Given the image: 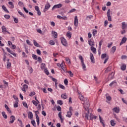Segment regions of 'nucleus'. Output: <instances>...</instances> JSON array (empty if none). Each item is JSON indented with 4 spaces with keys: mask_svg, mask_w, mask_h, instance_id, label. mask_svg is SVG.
Here are the masks:
<instances>
[{
    "mask_svg": "<svg viewBox=\"0 0 127 127\" xmlns=\"http://www.w3.org/2000/svg\"><path fill=\"white\" fill-rule=\"evenodd\" d=\"M89 108H90V102H89V100L85 101L84 104V110L83 112V117H85V119H87L88 121H92L93 118V114L91 113V111L89 110Z\"/></svg>",
    "mask_w": 127,
    "mask_h": 127,
    "instance_id": "nucleus-1",
    "label": "nucleus"
},
{
    "mask_svg": "<svg viewBox=\"0 0 127 127\" xmlns=\"http://www.w3.org/2000/svg\"><path fill=\"white\" fill-rule=\"evenodd\" d=\"M110 12H111V9H109L107 12L108 20L109 21H112V17L111 16Z\"/></svg>",
    "mask_w": 127,
    "mask_h": 127,
    "instance_id": "nucleus-2",
    "label": "nucleus"
},
{
    "mask_svg": "<svg viewBox=\"0 0 127 127\" xmlns=\"http://www.w3.org/2000/svg\"><path fill=\"white\" fill-rule=\"evenodd\" d=\"M61 42H62V44H63V45H64V46H67V40H66V39H65V38L64 37L61 38Z\"/></svg>",
    "mask_w": 127,
    "mask_h": 127,
    "instance_id": "nucleus-3",
    "label": "nucleus"
},
{
    "mask_svg": "<svg viewBox=\"0 0 127 127\" xmlns=\"http://www.w3.org/2000/svg\"><path fill=\"white\" fill-rule=\"evenodd\" d=\"M6 49L7 50V51L10 53V54H11L12 55H13V56H14V57H16V54L13 53V52L11 50H10V49H9V48H6Z\"/></svg>",
    "mask_w": 127,
    "mask_h": 127,
    "instance_id": "nucleus-4",
    "label": "nucleus"
},
{
    "mask_svg": "<svg viewBox=\"0 0 127 127\" xmlns=\"http://www.w3.org/2000/svg\"><path fill=\"white\" fill-rule=\"evenodd\" d=\"M63 6V4L61 3L56 4L53 7L52 10H54V9H55V8H60V7H62Z\"/></svg>",
    "mask_w": 127,
    "mask_h": 127,
    "instance_id": "nucleus-5",
    "label": "nucleus"
},
{
    "mask_svg": "<svg viewBox=\"0 0 127 127\" xmlns=\"http://www.w3.org/2000/svg\"><path fill=\"white\" fill-rule=\"evenodd\" d=\"M38 113V114H39V111H35V114L36 115V119L37 120V125L39 126V117L38 116L37 113Z\"/></svg>",
    "mask_w": 127,
    "mask_h": 127,
    "instance_id": "nucleus-6",
    "label": "nucleus"
},
{
    "mask_svg": "<svg viewBox=\"0 0 127 127\" xmlns=\"http://www.w3.org/2000/svg\"><path fill=\"white\" fill-rule=\"evenodd\" d=\"M79 23V21L78 20V16H75L74 17V25L77 27L78 26V24Z\"/></svg>",
    "mask_w": 127,
    "mask_h": 127,
    "instance_id": "nucleus-7",
    "label": "nucleus"
},
{
    "mask_svg": "<svg viewBox=\"0 0 127 127\" xmlns=\"http://www.w3.org/2000/svg\"><path fill=\"white\" fill-rule=\"evenodd\" d=\"M105 97L107 99V101H106L107 103H108V101H112V97H111V96H110L109 93H107L105 95Z\"/></svg>",
    "mask_w": 127,
    "mask_h": 127,
    "instance_id": "nucleus-8",
    "label": "nucleus"
},
{
    "mask_svg": "<svg viewBox=\"0 0 127 127\" xmlns=\"http://www.w3.org/2000/svg\"><path fill=\"white\" fill-rule=\"evenodd\" d=\"M50 6H51V5H50V3H49V2L46 4L45 9H44V11L45 12L46 10L49 9V8H50Z\"/></svg>",
    "mask_w": 127,
    "mask_h": 127,
    "instance_id": "nucleus-9",
    "label": "nucleus"
},
{
    "mask_svg": "<svg viewBox=\"0 0 127 127\" xmlns=\"http://www.w3.org/2000/svg\"><path fill=\"white\" fill-rule=\"evenodd\" d=\"M90 57L91 63L94 64L95 63V58H94V55H93L92 53H90Z\"/></svg>",
    "mask_w": 127,
    "mask_h": 127,
    "instance_id": "nucleus-10",
    "label": "nucleus"
},
{
    "mask_svg": "<svg viewBox=\"0 0 127 127\" xmlns=\"http://www.w3.org/2000/svg\"><path fill=\"white\" fill-rule=\"evenodd\" d=\"M2 32H3V33L4 34H5L6 32H7V33H8V34H9V32H8V30H6V28H5V26H2Z\"/></svg>",
    "mask_w": 127,
    "mask_h": 127,
    "instance_id": "nucleus-11",
    "label": "nucleus"
},
{
    "mask_svg": "<svg viewBox=\"0 0 127 127\" xmlns=\"http://www.w3.org/2000/svg\"><path fill=\"white\" fill-rule=\"evenodd\" d=\"M10 120L9 124H13V123H14V121H15V117L12 115L10 117Z\"/></svg>",
    "mask_w": 127,
    "mask_h": 127,
    "instance_id": "nucleus-12",
    "label": "nucleus"
},
{
    "mask_svg": "<svg viewBox=\"0 0 127 127\" xmlns=\"http://www.w3.org/2000/svg\"><path fill=\"white\" fill-rule=\"evenodd\" d=\"M28 118L30 120H32V119H33V114H32V112H29L28 113Z\"/></svg>",
    "mask_w": 127,
    "mask_h": 127,
    "instance_id": "nucleus-13",
    "label": "nucleus"
},
{
    "mask_svg": "<svg viewBox=\"0 0 127 127\" xmlns=\"http://www.w3.org/2000/svg\"><path fill=\"white\" fill-rule=\"evenodd\" d=\"M62 112H60L58 114V117H59V118H60L61 123H63L64 119H63V118H62Z\"/></svg>",
    "mask_w": 127,
    "mask_h": 127,
    "instance_id": "nucleus-14",
    "label": "nucleus"
},
{
    "mask_svg": "<svg viewBox=\"0 0 127 127\" xmlns=\"http://www.w3.org/2000/svg\"><path fill=\"white\" fill-rule=\"evenodd\" d=\"M88 44L92 47L95 46V42L92 41V40H89L88 41Z\"/></svg>",
    "mask_w": 127,
    "mask_h": 127,
    "instance_id": "nucleus-15",
    "label": "nucleus"
},
{
    "mask_svg": "<svg viewBox=\"0 0 127 127\" xmlns=\"http://www.w3.org/2000/svg\"><path fill=\"white\" fill-rule=\"evenodd\" d=\"M99 121L101 124H102L103 127H105V123H104V120L102 119V117L100 115H99Z\"/></svg>",
    "mask_w": 127,
    "mask_h": 127,
    "instance_id": "nucleus-16",
    "label": "nucleus"
},
{
    "mask_svg": "<svg viewBox=\"0 0 127 127\" xmlns=\"http://www.w3.org/2000/svg\"><path fill=\"white\" fill-rule=\"evenodd\" d=\"M127 41V38L126 37H123L121 42L120 43V45H122L124 44V43H126V42Z\"/></svg>",
    "mask_w": 127,
    "mask_h": 127,
    "instance_id": "nucleus-17",
    "label": "nucleus"
},
{
    "mask_svg": "<svg viewBox=\"0 0 127 127\" xmlns=\"http://www.w3.org/2000/svg\"><path fill=\"white\" fill-rule=\"evenodd\" d=\"M113 111H114L115 113H117V114L118 113H120V109L117 108V107L113 108Z\"/></svg>",
    "mask_w": 127,
    "mask_h": 127,
    "instance_id": "nucleus-18",
    "label": "nucleus"
},
{
    "mask_svg": "<svg viewBox=\"0 0 127 127\" xmlns=\"http://www.w3.org/2000/svg\"><path fill=\"white\" fill-rule=\"evenodd\" d=\"M126 68H127V65L125 64H123L122 65V66H121V69L123 71H125V70H126Z\"/></svg>",
    "mask_w": 127,
    "mask_h": 127,
    "instance_id": "nucleus-19",
    "label": "nucleus"
},
{
    "mask_svg": "<svg viewBox=\"0 0 127 127\" xmlns=\"http://www.w3.org/2000/svg\"><path fill=\"white\" fill-rule=\"evenodd\" d=\"M91 18H93V15H90L87 16L85 18V20H90Z\"/></svg>",
    "mask_w": 127,
    "mask_h": 127,
    "instance_id": "nucleus-20",
    "label": "nucleus"
},
{
    "mask_svg": "<svg viewBox=\"0 0 127 127\" xmlns=\"http://www.w3.org/2000/svg\"><path fill=\"white\" fill-rule=\"evenodd\" d=\"M2 8L4 11H5V12H7V13H8L9 12V11H8V10H7V9L6 8V7H5V6L2 5Z\"/></svg>",
    "mask_w": 127,
    "mask_h": 127,
    "instance_id": "nucleus-21",
    "label": "nucleus"
},
{
    "mask_svg": "<svg viewBox=\"0 0 127 127\" xmlns=\"http://www.w3.org/2000/svg\"><path fill=\"white\" fill-rule=\"evenodd\" d=\"M66 36L67 37H68V38H71V36H72V34L70 32L68 31L66 33Z\"/></svg>",
    "mask_w": 127,
    "mask_h": 127,
    "instance_id": "nucleus-22",
    "label": "nucleus"
},
{
    "mask_svg": "<svg viewBox=\"0 0 127 127\" xmlns=\"http://www.w3.org/2000/svg\"><path fill=\"white\" fill-rule=\"evenodd\" d=\"M111 70H112V67L111 66L108 67L105 70V73H108V72H110Z\"/></svg>",
    "mask_w": 127,
    "mask_h": 127,
    "instance_id": "nucleus-23",
    "label": "nucleus"
},
{
    "mask_svg": "<svg viewBox=\"0 0 127 127\" xmlns=\"http://www.w3.org/2000/svg\"><path fill=\"white\" fill-rule=\"evenodd\" d=\"M71 116H72V112L68 111L67 112L66 117H67L68 118H71Z\"/></svg>",
    "mask_w": 127,
    "mask_h": 127,
    "instance_id": "nucleus-24",
    "label": "nucleus"
},
{
    "mask_svg": "<svg viewBox=\"0 0 127 127\" xmlns=\"http://www.w3.org/2000/svg\"><path fill=\"white\" fill-rule=\"evenodd\" d=\"M33 43H34V45H35V46H36V47H39V44H38L37 43V42H36V41H35V40H33Z\"/></svg>",
    "mask_w": 127,
    "mask_h": 127,
    "instance_id": "nucleus-25",
    "label": "nucleus"
},
{
    "mask_svg": "<svg viewBox=\"0 0 127 127\" xmlns=\"http://www.w3.org/2000/svg\"><path fill=\"white\" fill-rule=\"evenodd\" d=\"M107 57H109V56H107V54H103L101 55V59H104V58H107Z\"/></svg>",
    "mask_w": 127,
    "mask_h": 127,
    "instance_id": "nucleus-26",
    "label": "nucleus"
},
{
    "mask_svg": "<svg viewBox=\"0 0 127 127\" xmlns=\"http://www.w3.org/2000/svg\"><path fill=\"white\" fill-rule=\"evenodd\" d=\"M110 124L112 127H115V126H116V123H115V121L114 120H111L110 121Z\"/></svg>",
    "mask_w": 127,
    "mask_h": 127,
    "instance_id": "nucleus-27",
    "label": "nucleus"
},
{
    "mask_svg": "<svg viewBox=\"0 0 127 127\" xmlns=\"http://www.w3.org/2000/svg\"><path fill=\"white\" fill-rule=\"evenodd\" d=\"M90 49H91V51H92V52L93 53H96V50L95 47H91Z\"/></svg>",
    "mask_w": 127,
    "mask_h": 127,
    "instance_id": "nucleus-28",
    "label": "nucleus"
},
{
    "mask_svg": "<svg viewBox=\"0 0 127 127\" xmlns=\"http://www.w3.org/2000/svg\"><path fill=\"white\" fill-rule=\"evenodd\" d=\"M81 65H82V68L84 70V71H86V65L84 63V62L81 63Z\"/></svg>",
    "mask_w": 127,
    "mask_h": 127,
    "instance_id": "nucleus-29",
    "label": "nucleus"
},
{
    "mask_svg": "<svg viewBox=\"0 0 127 127\" xmlns=\"http://www.w3.org/2000/svg\"><path fill=\"white\" fill-rule=\"evenodd\" d=\"M1 114H2V117H3V118H4V119H7V116L6 115H5V112H2Z\"/></svg>",
    "mask_w": 127,
    "mask_h": 127,
    "instance_id": "nucleus-30",
    "label": "nucleus"
},
{
    "mask_svg": "<svg viewBox=\"0 0 127 127\" xmlns=\"http://www.w3.org/2000/svg\"><path fill=\"white\" fill-rule=\"evenodd\" d=\"M65 61H66V62H68V64H71V60H70V59H69V58L68 57H65Z\"/></svg>",
    "mask_w": 127,
    "mask_h": 127,
    "instance_id": "nucleus-31",
    "label": "nucleus"
},
{
    "mask_svg": "<svg viewBox=\"0 0 127 127\" xmlns=\"http://www.w3.org/2000/svg\"><path fill=\"white\" fill-rule=\"evenodd\" d=\"M18 12L19 14H20V15H21L23 17H24V18H26V16L24 15V14L22 12H21L19 11H18Z\"/></svg>",
    "mask_w": 127,
    "mask_h": 127,
    "instance_id": "nucleus-32",
    "label": "nucleus"
},
{
    "mask_svg": "<svg viewBox=\"0 0 127 127\" xmlns=\"http://www.w3.org/2000/svg\"><path fill=\"white\" fill-rule=\"evenodd\" d=\"M103 42H104V40H101V41L99 42V48L100 49H101V47H102V43H103Z\"/></svg>",
    "mask_w": 127,
    "mask_h": 127,
    "instance_id": "nucleus-33",
    "label": "nucleus"
},
{
    "mask_svg": "<svg viewBox=\"0 0 127 127\" xmlns=\"http://www.w3.org/2000/svg\"><path fill=\"white\" fill-rule=\"evenodd\" d=\"M112 50L113 53H115L116 52V50H117V47L116 46H114L112 48Z\"/></svg>",
    "mask_w": 127,
    "mask_h": 127,
    "instance_id": "nucleus-34",
    "label": "nucleus"
},
{
    "mask_svg": "<svg viewBox=\"0 0 127 127\" xmlns=\"http://www.w3.org/2000/svg\"><path fill=\"white\" fill-rule=\"evenodd\" d=\"M79 98L81 101H84L85 100V98H84V96L81 95V94H79Z\"/></svg>",
    "mask_w": 127,
    "mask_h": 127,
    "instance_id": "nucleus-35",
    "label": "nucleus"
},
{
    "mask_svg": "<svg viewBox=\"0 0 127 127\" xmlns=\"http://www.w3.org/2000/svg\"><path fill=\"white\" fill-rule=\"evenodd\" d=\"M59 88H60L61 89H62L63 90H65V86H64V85H63L61 84H60L59 85Z\"/></svg>",
    "mask_w": 127,
    "mask_h": 127,
    "instance_id": "nucleus-36",
    "label": "nucleus"
},
{
    "mask_svg": "<svg viewBox=\"0 0 127 127\" xmlns=\"http://www.w3.org/2000/svg\"><path fill=\"white\" fill-rule=\"evenodd\" d=\"M8 4L11 5V8H13L14 7V5H13V3L11 1H9L8 2Z\"/></svg>",
    "mask_w": 127,
    "mask_h": 127,
    "instance_id": "nucleus-37",
    "label": "nucleus"
},
{
    "mask_svg": "<svg viewBox=\"0 0 127 127\" xmlns=\"http://www.w3.org/2000/svg\"><path fill=\"white\" fill-rule=\"evenodd\" d=\"M57 104L60 105V106H62L63 105V101H62V100H58L57 101Z\"/></svg>",
    "mask_w": 127,
    "mask_h": 127,
    "instance_id": "nucleus-38",
    "label": "nucleus"
},
{
    "mask_svg": "<svg viewBox=\"0 0 127 127\" xmlns=\"http://www.w3.org/2000/svg\"><path fill=\"white\" fill-rule=\"evenodd\" d=\"M62 99H66L67 98V95H66V93L63 94L61 95Z\"/></svg>",
    "mask_w": 127,
    "mask_h": 127,
    "instance_id": "nucleus-39",
    "label": "nucleus"
},
{
    "mask_svg": "<svg viewBox=\"0 0 127 127\" xmlns=\"http://www.w3.org/2000/svg\"><path fill=\"white\" fill-rule=\"evenodd\" d=\"M18 101H16L15 104H14V108H18Z\"/></svg>",
    "mask_w": 127,
    "mask_h": 127,
    "instance_id": "nucleus-40",
    "label": "nucleus"
},
{
    "mask_svg": "<svg viewBox=\"0 0 127 127\" xmlns=\"http://www.w3.org/2000/svg\"><path fill=\"white\" fill-rule=\"evenodd\" d=\"M45 64H41V69H45Z\"/></svg>",
    "mask_w": 127,
    "mask_h": 127,
    "instance_id": "nucleus-41",
    "label": "nucleus"
},
{
    "mask_svg": "<svg viewBox=\"0 0 127 127\" xmlns=\"http://www.w3.org/2000/svg\"><path fill=\"white\" fill-rule=\"evenodd\" d=\"M127 56L126 55H122L121 57V59H122V60H125L127 59Z\"/></svg>",
    "mask_w": 127,
    "mask_h": 127,
    "instance_id": "nucleus-42",
    "label": "nucleus"
},
{
    "mask_svg": "<svg viewBox=\"0 0 127 127\" xmlns=\"http://www.w3.org/2000/svg\"><path fill=\"white\" fill-rule=\"evenodd\" d=\"M50 45H55V42L53 40H51L50 41Z\"/></svg>",
    "mask_w": 127,
    "mask_h": 127,
    "instance_id": "nucleus-43",
    "label": "nucleus"
},
{
    "mask_svg": "<svg viewBox=\"0 0 127 127\" xmlns=\"http://www.w3.org/2000/svg\"><path fill=\"white\" fill-rule=\"evenodd\" d=\"M97 32H98V31H97V30H93L92 34H93V36H95V35H96V34H97Z\"/></svg>",
    "mask_w": 127,
    "mask_h": 127,
    "instance_id": "nucleus-44",
    "label": "nucleus"
},
{
    "mask_svg": "<svg viewBox=\"0 0 127 127\" xmlns=\"http://www.w3.org/2000/svg\"><path fill=\"white\" fill-rule=\"evenodd\" d=\"M23 105L25 108H26L27 109H28V106H27V103H26L25 102H23Z\"/></svg>",
    "mask_w": 127,
    "mask_h": 127,
    "instance_id": "nucleus-45",
    "label": "nucleus"
},
{
    "mask_svg": "<svg viewBox=\"0 0 127 127\" xmlns=\"http://www.w3.org/2000/svg\"><path fill=\"white\" fill-rule=\"evenodd\" d=\"M115 84H117V82H116V81H112L110 84L109 86L110 87H112V86H113V85Z\"/></svg>",
    "mask_w": 127,
    "mask_h": 127,
    "instance_id": "nucleus-46",
    "label": "nucleus"
},
{
    "mask_svg": "<svg viewBox=\"0 0 127 127\" xmlns=\"http://www.w3.org/2000/svg\"><path fill=\"white\" fill-rule=\"evenodd\" d=\"M13 19L15 23H18V19H17V18L13 17Z\"/></svg>",
    "mask_w": 127,
    "mask_h": 127,
    "instance_id": "nucleus-47",
    "label": "nucleus"
},
{
    "mask_svg": "<svg viewBox=\"0 0 127 127\" xmlns=\"http://www.w3.org/2000/svg\"><path fill=\"white\" fill-rule=\"evenodd\" d=\"M79 59H80V60H81V63L84 62V59L83 58V57L82 56H80L79 57Z\"/></svg>",
    "mask_w": 127,
    "mask_h": 127,
    "instance_id": "nucleus-48",
    "label": "nucleus"
},
{
    "mask_svg": "<svg viewBox=\"0 0 127 127\" xmlns=\"http://www.w3.org/2000/svg\"><path fill=\"white\" fill-rule=\"evenodd\" d=\"M31 123L32 126H33V127H36V125L35 124V121L32 120V121H31Z\"/></svg>",
    "mask_w": 127,
    "mask_h": 127,
    "instance_id": "nucleus-49",
    "label": "nucleus"
},
{
    "mask_svg": "<svg viewBox=\"0 0 127 127\" xmlns=\"http://www.w3.org/2000/svg\"><path fill=\"white\" fill-rule=\"evenodd\" d=\"M44 71H45V74H46V75H49V71H48V70L47 68L45 69Z\"/></svg>",
    "mask_w": 127,
    "mask_h": 127,
    "instance_id": "nucleus-50",
    "label": "nucleus"
},
{
    "mask_svg": "<svg viewBox=\"0 0 127 127\" xmlns=\"http://www.w3.org/2000/svg\"><path fill=\"white\" fill-rule=\"evenodd\" d=\"M53 31H52V33H53ZM57 35H58V34H57V32H54V37H55V38H57Z\"/></svg>",
    "mask_w": 127,
    "mask_h": 127,
    "instance_id": "nucleus-51",
    "label": "nucleus"
},
{
    "mask_svg": "<svg viewBox=\"0 0 127 127\" xmlns=\"http://www.w3.org/2000/svg\"><path fill=\"white\" fill-rule=\"evenodd\" d=\"M4 17H5L6 19H9V18H10V15L6 14L4 16Z\"/></svg>",
    "mask_w": 127,
    "mask_h": 127,
    "instance_id": "nucleus-52",
    "label": "nucleus"
},
{
    "mask_svg": "<svg viewBox=\"0 0 127 127\" xmlns=\"http://www.w3.org/2000/svg\"><path fill=\"white\" fill-rule=\"evenodd\" d=\"M32 57L35 60H37V56H36V55L33 54Z\"/></svg>",
    "mask_w": 127,
    "mask_h": 127,
    "instance_id": "nucleus-53",
    "label": "nucleus"
},
{
    "mask_svg": "<svg viewBox=\"0 0 127 127\" xmlns=\"http://www.w3.org/2000/svg\"><path fill=\"white\" fill-rule=\"evenodd\" d=\"M122 28L123 29H125L126 28V22L122 23Z\"/></svg>",
    "mask_w": 127,
    "mask_h": 127,
    "instance_id": "nucleus-54",
    "label": "nucleus"
},
{
    "mask_svg": "<svg viewBox=\"0 0 127 127\" xmlns=\"http://www.w3.org/2000/svg\"><path fill=\"white\" fill-rule=\"evenodd\" d=\"M11 66V64H10V63H8L7 64V69H9V68H10Z\"/></svg>",
    "mask_w": 127,
    "mask_h": 127,
    "instance_id": "nucleus-55",
    "label": "nucleus"
},
{
    "mask_svg": "<svg viewBox=\"0 0 127 127\" xmlns=\"http://www.w3.org/2000/svg\"><path fill=\"white\" fill-rule=\"evenodd\" d=\"M67 73L69 74L70 77H73V73H72V71H71V70L67 71Z\"/></svg>",
    "mask_w": 127,
    "mask_h": 127,
    "instance_id": "nucleus-56",
    "label": "nucleus"
},
{
    "mask_svg": "<svg viewBox=\"0 0 127 127\" xmlns=\"http://www.w3.org/2000/svg\"><path fill=\"white\" fill-rule=\"evenodd\" d=\"M34 95H35V92H31L29 94L30 97H32V96H34Z\"/></svg>",
    "mask_w": 127,
    "mask_h": 127,
    "instance_id": "nucleus-57",
    "label": "nucleus"
},
{
    "mask_svg": "<svg viewBox=\"0 0 127 127\" xmlns=\"http://www.w3.org/2000/svg\"><path fill=\"white\" fill-rule=\"evenodd\" d=\"M118 90L120 92V93H121V94H122V95H124V94H125L124 90H122V89H120Z\"/></svg>",
    "mask_w": 127,
    "mask_h": 127,
    "instance_id": "nucleus-58",
    "label": "nucleus"
},
{
    "mask_svg": "<svg viewBox=\"0 0 127 127\" xmlns=\"http://www.w3.org/2000/svg\"><path fill=\"white\" fill-rule=\"evenodd\" d=\"M57 110L59 112H61V107H60V106H58V107H57Z\"/></svg>",
    "mask_w": 127,
    "mask_h": 127,
    "instance_id": "nucleus-59",
    "label": "nucleus"
},
{
    "mask_svg": "<svg viewBox=\"0 0 127 127\" xmlns=\"http://www.w3.org/2000/svg\"><path fill=\"white\" fill-rule=\"evenodd\" d=\"M112 45H113V43L111 42V43H109L107 47H108V48H111L112 47Z\"/></svg>",
    "mask_w": 127,
    "mask_h": 127,
    "instance_id": "nucleus-60",
    "label": "nucleus"
},
{
    "mask_svg": "<svg viewBox=\"0 0 127 127\" xmlns=\"http://www.w3.org/2000/svg\"><path fill=\"white\" fill-rule=\"evenodd\" d=\"M36 51L38 55H41V52L39 50V49H37Z\"/></svg>",
    "mask_w": 127,
    "mask_h": 127,
    "instance_id": "nucleus-61",
    "label": "nucleus"
},
{
    "mask_svg": "<svg viewBox=\"0 0 127 127\" xmlns=\"http://www.w3.org/2000/svg\"><path fill=\"white\" fill-rule=\"evenodd\" d=\"M64 83L65 85H68V79H65L64 80Z\"/></svg>",
    "mask_w": 127,
    "mask_h": 127,
    "instance_id": "nucleus-62",
    "label": "nucleus"
},
{
    "mask_svg": "<svg viewBox=\"0 0 127 127\" xmlns=\"http://www.w3.org/2000/svg\"><path fill=\"white\" fill-rule=\"evenodd\" d=\"M32 103L34 105H35V106H37V103L36 102V101H35V100H33Z\"/></svg>",
    "mask_w": 127,
    "mask_h": 127,
    "instance_id": "nucleus-63",
    "label": "nucleus"
},
{
    "mask_svg": "<svg viewBox=\"0 0 127 127\" xmlns=\"http://www.w3.org/2000/svg\"><path fill=\"white\" fill-rule=\"evenodd\" d=\"M51 25L53 27L55 26V23L54 21L51 22Z\"/></svg>",
    "mask_w": 127,
    "mask_h": 127,
    "instance_id": "nucleus-64",
    "label": "nucleus"
}]
</instances>
